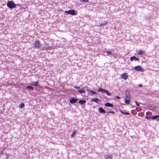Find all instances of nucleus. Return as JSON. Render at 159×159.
Masks as SVG:
<instances>
[{"instance_id":"obj_1","label":"nucleus","mask_w":159,"mask_h":159,"mask_svg":"<svg viewBox=\"0 0 159 159\" xmlns=\"http://www.w3.org/2000/svg\"><path fill=\"white\" fill-rule=\"evenodd\" d=\"M7 6L9 8L12 9L16 7V4L14 3V2L12 1H10L8 2L7 4Z\"/></svg>"},{"instance_id":"obj_2","label":"nucleus","mask_w":159,"mask_h":159,"mask_svg":"<svg viewBox=\"0 0 159 159\" xmlns=\"http://www.w3.org/2000/svg\"><path fill=\"white\" fill-rule=\"evenodd\" d=\"M41 46L39 40H36L34 43L33 48H39Z\"/></svg>"},{"instance_id":"obj_3","label":"nucleus","mask_w":159,"mask_h":159,"mask_svg":"<svg viewBox=\"0 0 159 159\" xmlns=\"http://www.w3.org/2000/svg\"><path fill=\"white\" fill-rule=\"evenodd\" d=\"M98 91V92H101L103 93H106L107 94L108 96H110L111 95V93H109L108 91L101 88H99Z\"/></svg>"},{"instance_id":"obj_4","label":"nucleus","mask_w":159,"mask_h":159,"mask_svg":"<svg viewBox=\"0 0 159 159\" xmlns=\"http://www.w3.org/2000/svg\"><path fill=\"white\" fill-rule=\"evenodd\" d=\"M135 70L138 71L143 72L144 71V69L141 66H138L134 67Z\"/></svg>"},{"instance_id":"obj_5","label":"nucleus","mask_w":159,"mask_h":159,"mask_svg":"<svg viewBox=\"0 0 159 159\" xmlns=\"http://www.w3.org/2000/svg\"><path fill=\"white\" fill-rule=\"evenodd\" d=\"M128 77V75L126 73L122 74L121 78L125 80H126Z\"/></svg>"},{"instance_id":"obj_6","label":"nucleus","mask_w":159,"mask_h":159,"mask_svg":"<svg viewBox=\"0 0 159 159\" xmlns=\"http://www.w3.org/2000/svg\"><path fill=\"white\" fill-rule=\"evenodd\" d=\"M39 82L38 81L34 82L33 81H32L31 82L30 85H31L34 86H37L38 87H39L40 86L39 85Z\"/></svg>"},{"instance_id":"obj_7","label":"nucleus","mask_w":159,"mask_h":159,"mask_svg":"<svg viewBox=\"0 0 159 159\" xmlns=\"http://www.w3.org/2000/svg\"><path fill=\"white\" fill-rule=\"evenodd\" d=\"M126 97L128 99L130 98V95L129 90H126L125 91Z\"/></svg>"},{"instance_id":"obj_8","label":"nucleus","mask_w":159,"mask_h":159,"mask_svg":"<svg viewBox=\"0 0 159 159\" xmlns=\"http://www.w3.org/2000/svg\"><path fill=\"white\" fill-rule=\"evenodd\" d=\"M105 159H112V157L110 154H105L104 156Z\"/></svg>"},{"instance_id":"obj_9","label":"nucleus","mask_w":159,"mask_h":159,"mask_svg":"<svg viewBox=\"0 0 159 159\" xmlns=\"http://www.w3.org/2000/svg\"><path fill=\"white\" fill-rule=\"evenodd\" d=\"M78 100V99L72 98L70 99V103L73 104L75 103Z\"/></svg>"},{"instance_id":"obj_10","label":"nucleus","mask_w":159,"mask_h":159,"mask_svg":"<svg viewBox=\"0 0 159 159\" xmlns=\"http://www.w3.org/2000/svg\"><path fill=\"white\" fill-rule=\"evenodd\" d=\"M130 60L131 61H133L134 60L135 61H139V59L138 58L133 56L130 57Z\"/></svg>"},{"instance_id":"obj_11","label":"nucleus","mask_w":159,"mask_h":159,"mask_svg":"<svg viewBox=\"0 0 159 159\" xmlns=\"http://www.w3.org/2000/svg\"><path fill=\"white\" fill-rule=\"evenodd\" d=\"M77 14V12L75 10H70V15H75Z\"/></svg>"},{"instance_id":"obj_12","label":"nucleus","mask_w":159,"mask_h":159,"mask_svg":"<svg viewBox=\"0 0 159 159\" xmlns=\"http://www.w3.org/2000/svg\"><path fill=\"white\" fill-rule=\"evenodd\" d=\"M91 101H93L97 103V104H98V102L99 101V99L97 98H93L91 100Z\"/></svg>"},{"instance_id":"obj_13","label":"nucleus","mask_w":159,"mask_h":159,"mask_svg":"<svg viewBox=\"0 0 159 159\" xmlns=\"http://www.w3.org/2000/svg\"><path fill=\"white\" fill-rule=\"evenodd\" d=\"M107 53V55L109 56L110 57H112L113 56V55L111 51L108 50L106 52Z\"/></svg>"},{"instance_id":"obj_14","label":"nucleus","mask_w":159,"mask_h":159,"mask_svg":"<svg viewBox=\"0 0 159 159\" xmlns=\"http://www.w3.org/2000/svg\"><path fill=\"white\" fill-rule=\"evenodd\" d=\"M105 105L106 106L108 107H113V104L109 103H107L105 104Z\"/></svg>"},{"instance_id":"obj_15","label":"nucleus","mask_w":159,"mask_h":159,"mask_svg":"<svg viewBox=\"0 0 159 159\" xmlns=\"http://www.w3.org/2000/svg\"><path fill=\"white\" fill-rule=\"evenodd\" d=\"M78 91L80 93H85V90L84 88H82L81 89L79 90Z\"/></svg>"},{"instance_id":"obj_16","label":"nucleus","mask_w":159,"mask_h":159,"mask_svg":"<svg viewBox=\"0 0 159 159\" xmlns=\"http://www.w3.org/2000/svg\"><path fill=\"white\" fill-rule=\"evenodd\" d=\"M145 53V52L144 51L142 50H139L138 52V54L139 55H143Z\"/></svg>"},{"instance_id":"obj_17","label":"nucleus","mask_w":159,"mask_h":159,"mask_svg":"<svg viewBox=\"0 0 159 159\" xmlns=\"http://www.w3.org/2000/svg\"><path fill=\"white\" fill-rule=\"evenodd\" d=\"M98 111L102 113H106L105 111L102 108L100 107L98 109Z\"/></svg>"},{"instance_id":"obj_18","label":"nucleus","mask_w":159,"mask_h":159,"mask_svg":"<svg viewBox=\"0 0 159 159\" xmlns=\"http://www.w3.org/2000/svg\"><path fill=\"white\" fill-rule=\"evenodd\" d=\"M86 102V101L84 100H80L79 101V103L80 104H83L84 103H85Z\"/></svg>"},{"instance_id":"obj_19","label":"nucleus","mask_w":159,"mask_h":159,"mask_svg":"<svg viewBox=\"0 0 159 159\" xmlns=\"http://www.w3.org/2000/svg\"><path fill=\"white\" fill-rule=\"evenodd\" d=\"M107 24V22L106 21V22H104L103 23H100L99 24V26H100V27H101L102 26H103L104 25H106Z\"/></svg>"},{"instance_id":"obj_20","label":"nucleus","mask_w":159,"mask_h":159,"mask_svg":"<svg viewBox=\"0 0 159 159\" xmlns=\"http://www.w3.org/2000/svg\"><path fill=\"white\" fill-rule=\"evenodd\" d=\"M120 111L122 114L124 115H129L130 114V113L129 112H125L121 110H120Z\"/></svg>"},{"instance_id":"obj_21","label":"nucleus","mask_w":159,"mask_h":159,"mask_svg":"<svg viewBox=\"0 0 159 159\" xmlns=\"http://www.w3.org/2000/svg\"><path fill=\"white\" fill-rule=\"evenodd\" d=\"M130 99H128L127 98L125 99V103L127 104H129L130 101Z\"/></svg>"},{"instance_id":"obj_22","label":"nucleus","mask_w":159,"mask_h":159,"mask_svg":"<svg viewBox=\"0 0 159 159\" xmlns=\"http://www.w3.org/2000/svg\"><path fill=\"white\" fill-rule=\"evenodd\" d=\"M25 106V104L24 103H20L19 105V107L20 108H23Z\"/></svg>"},{"instance_id":"obj_23","label":"nucleus","mask_w":159,"mask_h":159,"mask_svg":"<svg viewBox=\"0 0 159 159\" xmlns=\"http://www.w3.org/2000/svg\"><path fill=\"white\" fill-rule=\"evenodd\" d=\"M26 88L28 89L33 90L34 88L31 86H28L26 87Z\"/></svg>"},{"instance_id":"obj_24","label":"nucleus","mask_w":159,"mask_h":159,"mask_svg":"<svg viewBox=\"0 0 159 159\" xmlns=\"http://www.w3.org/2000/svg\"><path fill=\"white\" fill-rule=\"evenodd\" d=\"M76 131H74L71 134V136L72 137L74 138L76 134Z\"/></svg>"},{"instance_id":"obj_25","label":"nucleus","mask_w":159,"mask_h":159,"mask_svg":"<svg viewBox=\"0 0 159 159\" xmlns=\"http://www.w3.org/2000/svg\"><path fill=\"white\" fill-rule=\"evenodd\" d=\"M10 157V155L9 154H6V157L7 159L9 158Z\"/></svg>"},{"instance_id":"obj_26","label":"nucleus","mask_w":159,"mask_h":159,"mask_svg":"<svg viewBox=\"0 0 159 159\" xmlns=\"http://www.w3.org/2000/svg\"><path fill=\"white\" fill-rule=\"evenodd\" d=\"M157 117L158 116H155L152 117V119H156Z\"/></svg>"},{"instance_id":"obj_27","label":"nucleus","mask_w":159,"mask_h":159,"mask_svg":"<svg viewBox=\"0 0 159 159\" xmlns=\"http://www.w3.org/2000/svg\"><path fill=\"white\" fill-rule=\"evenodd\" d=\"M146 118L148 120H149L151 119H152V117L151 116H147Z\"/></svg>"},{"instance_id":"obj_28","label":"nucleus","mask_w":159,"mask_h":159,"mask_svg":"<svg viewBox=\"0 0 159 159\" xmlns=\"http://www.w3.org/2000/svg\"><path fill=\"white\" fill-rule=\"evenodd\" d=\"M90 93H93V94H96V93L93 90H91V91H90Z\"/></svg>"},{"instance_id":"obj_29","label":"nucleus","mask_w":159,"mask_h":159,"mask_svg":"<svg viewBox=\"0 0 159 159\" xmlns=\"http://www.w3.org/2000/svg\"><path fill=\"white\" fill-rule=\"evenodd\" d=\"M109 113L114 114V113H115V112L114 111H109L107 113Z\"/></svg>"},{"instance_id":"obj_30","label":"nucleus","mask_w":159,"mask_h":159,"mask_svg":"<svg viewBox=\"0 0 159 159\" xmlns=\"http://www.w3.org/2000/svg\"><path fill=\"white\" fill-rule=\"evenodd\" d=\"M82 0L84 2H87L89 1V0Z\"/></svg>"},{"instance_id":"obj_31","label":"nucleus","mask_w":159,"mask_h":159,"mask_svg":"<svg viewBox=\"0 0 159 159\" xmlns=\"http://www.w3.org/2000/svg\"><path fill=\"white\" fill-rule=\"evenodd\" d=\"M135 102L137 106H139V104L136 101H135Z\"/></svg>"},{"instance_id":"obj_32","label":"nucleus","mask_w":159,"mask_h":159,"mask_svg":"<svg viewBox=\"0 0 159 159\" xmlns=\"http://www.w3.org/2000/svg\"><path fill=\"white\" fill-rule=\"evenodd\" d=\"M115 98L117 99H120V97L119 96H116L115 97Z\"/></svg>"},{"instance_id":"obj_33","label":"nucleus","mask_w":159,"mask_h":159,"mask_svg":"<svg viewBox=\"0 0 159 159\" xmlns=\"http://www.w3.org/2000/svg\"><path fill=\"white\" fill-rule=\"evenodd\" d=\"M16 6H19V7H21V6L20 4H16Z\"/></svg>"},{"instance_id":"obj_34","label":"nucleus","mask_w":159,"mask_h":159,"mask_svg":"<svg viewBox=\"0 0 159 159\" xmlns=\"http://www.w3.org/2000/svg\"><path fill=\"white\" fill-rule=\"evenodd\" d=\"M66 12L68 14H70V10H68L67 11H66L65 12Z\"/></svg>"},{"instance_id":"obj_35","label":"nucleus","mask_w":159,"mask_h":159,"mask_svg":"<svg viewBox=\"0 0 159 159\" xmlns=\"http://www.w3.org/2000/svg\"><path fill=\"white\" fill-rule=\"evenodd\" d=\"M138 86L139 87H142V84H139L138 85Z\"/></svg>"},{"instance_id":"obj_36","label":"nucleus","mask_w":159,"mask_h":159,"mask_svg":"<svg viewBox=\"0 0 159 159\" xmlns=\"http://www.w3.org/2000/svg\"><path fill=\"white\" fill-rule=\"evenodd\" d=\"M87 90L88 92H90V91H91V90L90 89H87Z\"/></svg>"},{"instance_id":"obj_37","label":"nucleus","mask_w":159,"mask_h":159,"mask_svg":"<svg viewBox=\"0 0 159 159\" xmlns=\"http://www.w3.org/2000/svg\"><path fill=\"white\" fill-rule=\"evenodd\" d=\"M75 88H76L77 89H79L80 87H75Z\"/></svg>"},{"instance_id":"obj_38","label":"nucleus","mask_w":159,"mask_h":159,"mask_svg":"<svg viewBox=\"0 0 159 159\" xmlns=\"http://www.w3.org/2000/svg\"><path fill=\"white\" fill-rule=\"evenodd\" d=\"M157 120H159V118L158 119H157Z\"/></svg>"}]
</instances>
